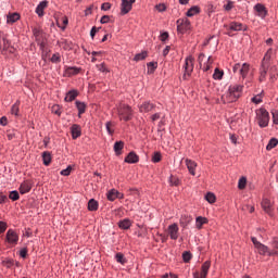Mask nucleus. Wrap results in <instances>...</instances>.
I'll use <instances>...</instances> for the list:
<instances>
[{"mask_svg":"<svg viewBox=\"0 0 278 278\" xmlns=\"http://www.w3.org/2000/svg\"><path fill=\"white\" fill-rule=\"evenodd\" d=\"M169 184H170V186H179L181 184V181L179 180V178L177 176H170Z\"/></svg>","mask_w":278,"mask_h":278,"instance_id":"42","label":"nucleus"},{"mask_svg":"<svg viewBox=\"0 0 278 278\" xmlns=\"http://www.w3.org/2000/svg\"><path fill=\"white\" fill-rule=\"evenodd\" d=\"M273 251H278V238L271 241Z\"/></svg>","mask_w":278,"mask_h":278,"instance_id":"59","label":"nucleus"},{"mask_svg":"<svg viewBox=\"0 0 278 278\" xmlns=\"http://www.w3.org/2000/svg\"><path fill=\"white\" fill-rule=\"evenodd\" d=\"M152 162H154V164H157V162H162V154H160V152L154 153V155L152 156Z\"/></svg>","mask_w":278,"mask_h":278,"instance_id":"49","label":"nucleus"},{"mask_svg":"<svg viewBox=\"0 0 278 278\" xmlns=\"http://www.w3.org/2000/svg\"><path fill=\"white\" fill-rule=\"evenodd\" d=\"M212 263L206 261L201 266V271L197 270L193 273V278H207Z\"/></svg>","mask_w":278,"mask_h":278,"instance_id":"9","label":"nucleus"},{"mask_svg":"<svg viewBox=\"0 0 278 278\" xmlns=\"http://www.w3.org/2000/svg\"><path fill=\"white\" fill-rule=\"evenodd\" d=\"M0 125H2V127H5V125H8V117L2 116V117L0 118Z\"/></svg>","mask_w":278,"mask_h":278,"instance_id":"64","label":"nucleus"},{"mask_svg":"<svg viewBox=\"0 0 278 278\" xmlns=\"http://www.w3.org/2000/svg\"><path fill=\"white\" fill-rule=\"evenodd\" d=\"M177 30L179 34H186V31H189L191 24L190 20L188 17L179 18L177 20Z\"/></svg>","mask_w":278,"mask_h":278,"instance_id":"10","label":"nucleus"},{"mask_svg":"<svg viewBox=\"0 0 278 278\" xmlns=\"http://www.w3.org/2000/svg\"><path fill=\"white\" fill-rule=\"evenodd\" d=\"M41 157H42L43 166H49V164H51V160H52L51 152L49 151L42 152Z\"/></svg>","mask_w":278,"mask_h":278,"instance_id":"25","label":"nucleus"},{"mask_svg":"<svg viewBox=\"0 0 278 278\" xmlns=\"http://www.w3.org/2000/svg\"><path fill=\"white\" fill-rule=\"evenodd\" d=\"M233 73H237L242 77V79H247V77H253V70H251V65L248 63H237L232 66Z\"/></svg>","mask_w":278,"mask_h":278,"instance_id":"4","label":"nucleus"},{"mask_svg":"<svg viewBox=\"0 0 278 278\" xmlns=\"http://www.w3.org/2000/svg\"><path fill=\"white\" fill-rule=\"evenodd\" d=\"M79 73H81V67L65 65L63 76L73 77L75 75H79Z\"/></svg>","mask_w":278,"mask_h":278,"instance_id":"12","label":"nucleus"},{"mask_svg":"<svg viewBox=\"0 0 278 278\" xmlns=\"http://www.w3.org/2000/svg\"><path fill=\"white\" fill-rule=\"evenodd\" d=\"M182 258H184V262L188 263L190 262V260H192V254H190V252H185L182 253Z\"/></svg>","mask_w":278,"mask_h":278,"instance_id":"53","label":"nucleus"},{"mask_svg":"<svg viewBox=\"0 0 278 278\" xmlns=\"http://www.w3.org/2000/svg\"><path fill=\"white\" fill-rule=\"evenodd\" d=\"M125 147V143L123 141H117L114 143V151L116 155H121V151H123V148Z\"/></svg>","mask_w":278,"mask_h":278,"instance_id":"31","label":"nucleus"},{"mask_svg":"<svg viewBox=\"0 0 278 278\" xmlns=\"http://www.w3.org/2000/svg\"><path fill=\"white\" fill-rule=\"evenodd\" d=\"M71 134H72L73 140H77V138H79V136H81V126H79L78 124L72 125Z\"/></svg>","mask_w":278,"mask_h":278,"instance_id":"17","label":"nucleus"},{"mask_svg":"<svg viewBox=\"0 0 278 278\" xmlns=\"http://www.w3.org/2000/svg\"><path fill=\"white\" fill-rule=\"evenodd\" d=\"M224 10H226V12L233 10V2L231 0H227V3L224 5Z\"/></svg>","mask_w":278,"mask_h":278,"instance_id":"50","label":"nucleus"},{"mask_svg":"<svg viewBox=\"0 0 278 278\" xmlns=\"http://www.w3.org/2000/svg\"><path fill=\"white\" fill-rule=\"evenodd\" d=\"M223 75H225V72L220 71L218 67L215 68V72L213 74V79L220 80L223 79Z\"/></svg>","mask_w":278,"mask_h":278,"instance_id":"38","label":"nucleus"},{"mask_svg":"<svg viewBox=\"0 0 278 278\" xmlns=\"http://www.w3.org/2000/svg\"><path fill=\"white\" fill-rule=\"evenodd\" d=\"M273 53H275V50L269 48L263 58L260 81H266V75L268 74V68H270V60L273 58Z\"/></svg>","mask_w":278,"mask_h":278,"instance_id":"2","label":"nucleus"},{"mask_svg":"<svg viewBox=\"0 0 278 278\" xmlns=\"http://www.w3.org/2000/svg\"><path fill=\"white\" fill-rule=\"evenodd\" d=\"M238 188H239V190H244V188H247V178L245 177H241L239 179Z\"/></svg>","mask_w":278,"mask_h":278,"instance_id":"44","label":"nucleus"},{"mask_svg":"<svg viewBox=\"0 0 278 278\" xmlns=\"http://www.w3.org/2000/svg\"><path fill=\"white\" fill-rule=\"evenodd\" d=\"M277 75H278L277 66H271L269 68V79H270V81H275L277 79Z\"/></svg>","mask_w":278,"mask_h":278,"instance_id":"34","label":"nucleus"},{"mask_svg":"<svg viewBox=\"0 0 278 278\" xmlns=\"http://www.w3.org/2000/svg\"><path fill=\"white\" fill-rule=\"evenodd\" d=\"M155 68H157V62L148 63V73H155Z\"/></svg>","mask_w":278,"mask_h":278,"instance_id":"43","label":"nucleus"},{"mask_svg":"<svg viewBox=\"0 0 278 278\" xmlns=\"http://www.w3.org/2000/svg\"><path fill=\"white\" fill-rule=\"evenodd\" d=\"M20 18L21 15L18 13H12L7 16V23L12 25L13 23H16V21H18Z\"/></svg>","mask_w":278,"mask_h":278,"instance_id":"28","label":"nucleus"},{"mask_svg":"<svg viewBox=\"0 0 278 278\" xmlns=\"http://www.w3.org/2000/svg\"><path fill=\"white\" fill-rule=\"evenodd\" d=\"M42 31L39 28H34L33 29V35L35 36L36 40H40Z\"/></svg>","mask_w":278,"mask_h":278,"instance_id":"51","label":"nucleus"},{"mask_svg":"<svg viewBox=\"0 0 278 278\" xmlns=\"http://www.w3.org/2000/svg\"><path fill=\"white\" fill-rule=\"evenodd\" d=\"M156 10L157 12H165L166 11V5L165 4H156Z\"/></svg>","mask_w":278,"mask_h":278,"instance_id":"62","label":"nucleus"},{"mask_svg":"<svg viewBox=\"0 0 278 278\" xmlns=\"http://www.w3.org/2000/svg\"><path fill=\"white\" fill-rule=\"evenodd\" d=\"M88 210L89 212H97V210H99V202L94 199H90L88 202Z\"/></svg>","mask_w":278,"mask_h":278,"instance_id":"27","label":"nucleus"},{"mask_svg":"<svg viewBox=\"0 0 278 278\" xmlns=\"http://www.w3.org/2000/svg\"><path fill=\"white\" fill-rule=\"evenodd\" d=\"M106 131L109 136H112L114 134V124L112 122L106 123Z\"/></svg>","mask_w":278,"mask_h":278,"instance_id":"47","label":"nucleus"},{"mask_svg":"<svg viewBox=\"0 0 278 278\" xmlns=\"http://www.w3.org/2000/svg\"><path fill=\"white\" fill-rule=\"evenodd\" d=\"M256 119L260 127H268V123H270V115L265 109H260L256 111Z\"/></svg>","mask_w":278,"mask_h":278,"instance_id":"5","label":"nucleus"},{"mask_svg":"<svg viewBox=\"0 0 278 278\" xmlns=\"http://www.w3.org/2000/svg\"><path fill=\"white\" fill-rule=\"evenodd\" d=\"M75 105L78 110V116H81V114L86 113V103L85 102H81V101L77 100L75 102Z\"/></svg>","mask_w":278,"mask_h":278,"instance_id":"26","label":"nucleus"},{"mask_svg":"<svg viewBox=\"0 0 278 278\" xmlns=\"http://www.w3.org/2000/svg\"><path fill=\"white\" fill-rule=\"evenodd\" d=\"M251 241L253 242L254 248L256 249L258 255H268V257L278 256L277 250H270V248L257 241V238L251 237Z\"/></svg>","mask_w":278,"mask_h":278,"instance_id":"3","label":"nucleus"},{"mask_svg":"<svg viewBox=\"0 0 278 278\" xmlns=\"http://www.w3.org/2000/svg\"><path fill=\"white\" fill-rule=\"evenodd\" d=\"M20 257H22L23 260H25V257H27V248H22L20 250Z\"/></svg>","mask_w":278,"mask_h":278,"instance_id":"57","label":"nucleus"},{"mask_svg":"<svg viewBox=\"0 0 278 278\" xmlns=\"http://www.w3.org/2000/svg\"><path fill=\"white\" fill-rule=\"evenodd\" d=\"M115 260H116V262H118V264H123V265H125V263L127 262V258L125 257V255L123 253H117L115 255Z\"/></svg>","mask_w":278,"mask_h":278,"instance_id":"40","label":"nucleus"},{"mask_svg":"<svg viewBox=\"0 0 278 278\" xmlns=\"http://www.w3.org/2000/svg\"><path fill=\"white\" fill-rule=\"evenodd\" d=\"M7 229H8V223L0 220V233H5Z\"/></svg>","mask_w":278,"mask_h":278,"instance_id":"52","label":"nucleus"},{"mask_svg":"<svg viewBox=\"0 0 278 278\" xmlns=\"http://www.w3.org/2000/svg\"><path fill=\"white\" fill-rule=\"evenodd\" d=\"M277 144H278V140L276 138H271L266 146V150L273 151V149H275V147H277Z\"/></svg>","mask_w":278,"mask_h":278,"instance_id":"35","label":"nucleus"},{"mask_svg":"<svg viewBox=\"0 0 278 278\" xmlns=\"http://www.w3.org/2000/svg\"><path fill=\"white\" fill-rule=\"evenodd\" d=\"M78 94H79V92H78L77 90L72 89V90H70V91L66 93V96H65V101H66L67 103H71L72 101H75V99H77Z\"/></svg>","mask_w":278,"mask_h":278,"instance_id":"24","label":"nucleus"},{"mask_svg":"<svg viewBox=\"0 0 278 278\" xmlns=\"http://www.w3.org/2000/svg\"><path fill=\"white\" fill-rule=\"evenodd\" d=\"M255 12H257V15L261 18H266L267 14H268V10H266V7L262 3H257L254 7Z\"/></svg>","mask_w":278,"mask_h":278,"instance_id":"16","label":"nucleus"},{"mask_svg":"<svg viewBox=\"0 0 278 278\" xmlns=\"http://www.w3.org/2000/svg\"><path fill=\"white\" fill-rule=\"evenodd\" d=\"M71 170H73V167L67 166L65 169H62L60 175H62L63 177H68V175H71Z\"/></svg>","mask_w":278,"mask_h":278,"instance_id":"48","label":"nucleus"},{"mask_svg":"<svg viewBox=\"0 0 278 278\" xmlns=\"http://www.w3.org/2000/svg\"><path fill=\"white\" fill-rule=\"evenodd\" d=\"M5 242L11 247H16L18 244V233L14 229H9L5 235Z\"/></svg>","mask_w":278,"mask_h":278,"instance_id":"11","label":"nucleus"},{"mask_svg":"<svg viewBox=\"0 0 278 278\" xmlns=\"http://www.w3.org/2000/svg\"><path fill=\"white\" fill-rule=\"evenodd\" d=\"M201 10L199 9V7H192L187 11L186 16L192 17L195 16V14H199Z\"/></svg>","mask_w":278,"mask_h":278,"instance_id":"33","label":"nucleus"},{"mask_svg":"<svg viewBox=\"0 0 278 278\" xmlns=\"http://www.w3.org/2000/svg\"><path fill=\"white\" fill-rule=\"evenodd\" d=\"M20 194H27L31 191V184L29 181H23L18 188Z\"/></svg>","mask_w":278,"mask_h":278,"instance_id":"22","label":"nucleus"},{"mask_svg":"<svg viewBox=\"0 0 278 278\" xmlns=\"http://www.w3.org/2000/svg\"><path fill=\"white\" fill-rule=\"evenodd\" d=\"M153 110H155V104L151 103V102H143L140 106H139V111L140 112H153Z\"/></svg>","mask_w":278,"mask_h":278,"instance_id":"20","label":"nucleus"},{"mask_svg":"<svg viewBox=\"0 0 278 278\" xmlns=\"http://www.w3.org/2000/svg\"><path fill=\"white\" fill-rule=\"evenodd\" d=\"M147 55H148L147 51H143L141 53L136 54L134 60L135 62H140L142 60H146Z\"/></svg>","mask_w":278,"mask_h":278,"instance_id":"41","label":"nucleus"},{"mask_svg":"<svg viewBox=\"0 0 278 278\" xmlns=\"http://www.w3.org/2000/svg\"><path fill=\"white\" fill-rule=\"evenodd\" d=\"M242 85H230L228 91L222 96L223 103H236L240 97H242Z\"/></svg>","mask_w":278,"mask_h":278,"instance_id":"1","label":"nucleus"},{"mask_svg":"<svg viewBox=\"0 0 278 278\" xmlns=\"http://www.w3.org/2000/svg\"><path fill=\"white\" fill-rule=\"evenodd\" d=\"M50 62H52V64H60V62H62V58L60 56V53L56 52L52 54Z\"/></svg>","mask_w":278,"mask_h":278,"instance_id":"39","label":"nucleus"},{"mask_svg":"<svg viewBox=\"0 0 278 278\" xmlns=\"http://www.w3.org/2000/svg\"><path fill=\"white\" fill-rule=\"evenodd\" d=\"M160 40L162 42H166V40H168V33L165 31V33L161 34Z\"/></svg>","mask_w":278,"mask_h":278,"instance_id":"61","label":"nucleus"},{"mask_svg":"<svg viewBox=\"0 0 278 278\" xmlns=\"http://www.w3.org/2000/svg\"><path fill=\"white\" fill-rule=\"evenodd\" d=\"M261 205L266 214H273V203L270 202V200L263 199Z\"/></svg>","mask_w":278,"mask_h":278,"instance_id":"19","label":"nucleus"},{"mask_svg":"<svg viewBox=\"0 0 278 278\" xmlns=\"http://www.w3.org/2000/svg\"><path fill=\"white\" fill-rule=\"evenodd\" d=\"M9 199H11V201H18L21 199V194L16 190L10 191Z\"/></svg>","mask_w":278,"mask_h":278,"instance_id":"37","label":"nucleus"},{"mask_svg":"<svg viewBox=\"0 0 278 278\" xmlns=\"http://www.w3.org/2000/svg\"><path fill=\"white\" fill-rule=\"evenodd\" d=\"M3 42V50L8 51V47H10V40H8V36L4 37V39H2Z\"/></svg>","mask_w":278,"mask_h":278,"instance_id":"55","label":"nucleus"},{"mask_svg":"<svg viewBox=\"0 0 278 278\" xmlns=\"http://www.w3.org/2000/svg\"><path fill=\"white\" fill-rule=\"evenodd\" d=\"M134 3H136V0H122L121 14H129Z\"/></svg>","mask_w":278,"mask_h":278,"instance_id":"13","label":"nucleus"},{"mask_svg":"<svg viewBox=\"0 0 278 278\" xmlns=\"http://www.w3.org/2000/svg\"><path fill=\"white\" fill-rule=\"evenodd\" d=\"M206 223H207V218L202 216L197 217L195 219L197 229H202L203 225H206Z\"/></svg>","mask_w":278,"mask_h":278,"instance_id":"30","label":"nucleus"},{"mask_svg":"<svg viewBox=\"0 0 278 278\" xmlns=\"http://www.w3.org/2000/svg\"><path fill=\"white\" fill-rule=\"evenodd\" d=\"M185 74L182 76V79H187V77H190L192 75V72L194 71V58L192 55H189L185 60Z\"/></svg>","mask_w":278,"mask_h":278,"instance_id":"6","label":"nucleus"},{"mask_svg":"<svg viewBox=\"0 0 278 278\" xmlns=\"http://www.w3.org/2000/svg\"><path fill=\"white\" fill-rule=\"evenodd\" d=\"M124 197L125 195L116 189H111L106 194L108 201H116V199H124Z\"/></svg>","mask_w":278,"mask_h":278,"instance_id":"15","label":"nucleus"},{"mask_svg":"<svg viewBox=\"0 0 278 278\" xmlns=\"http://www.w3.org/2000/svg\"><path fill=\"white\" fill-rule=\"evenodd\" d=\"M4 264H5V266H7L8 268H10V267L14 266V260L7 258V260L4 261Z\"/></svg>","mask_w":278,"mask_h":278,"instance_id":"60","label":"nucleus"},{"mask_svg":"<svg viewBox=\"0 0 278 278\" xmlns=\"http://www.w3.org/2000/svg\"><path fill=\"white\" fill-rule=\"evenodd\" d=\"M225 27L227 29V36H233V31L247 30V26L238 22H231L229 25H225Z\"/></svg>","mask_w":278,"mask_h":278,"instance_id":"8","label":"nucleus"},{"mask_svg":"<svg viewBox=\"0 0 278 278\" xmlns=\"http://www.w3.org/2000/svg\"><path fill=\"white\" fill-rule=\"evenodd\" d=\"M212 64H214V59L212 56H208L207 62L202 65V70L207 73L210 68H212Z\"/></svg>","mask_w":278,"mask_h":278,"instance_id":"32","label":"nucleus"},{"mask_svg":"<svg viewBox=\"0 0 278 278\" xmlns=\"http://www.w3.org/2000/svg\"><path fill=\"white\" fill-rule=\"evenodd\" d=\"M205 200H206L208 203H216V195H214V193H212V192H208V193L205 195Z\"/></svg>","mask_w":278,"mask_h":278,"instance_id":"45","label":"nucleus"},{"mask_svg":"<svg viewBox=\"0 0 278 278\" xmlns=\"http://www.w3.org/2000/svg\"><path fill=\"white\" fill-rule=\"evenodd\" d=\"M139 157L137 155L136 152H130L126 157H125V162L126 164H138L139 162Z\"/></svg>","mask_w":278,"mask_h":278,"instance_id":"21","label":"nucleus"},{"mask_svg":"<svg viewBox=\"0 0 278 278\" xmlns=\"http://www.w3.org/2000/svg\"><path fill=\"white\" fill-rule=\"evenodd\" d=\"M168 236L172 240H177V238H179V226H177V224L168 226Z\"/></svg>","mask_w":278,"mask_h":278,"instance_id":"14","label":"nucleus"},{"mask_svg":"<svg viewBox=\"0 0 278 278\" xmlns=\"http://www.w3.org/2000/svg\"><path fill=\"white\" fill-rule=\"evenodd\" d=\"M205 61V54L201 53L198 58V62L200 64V67L203 68V62Z\"/></svg>","mask_w":278,"mask_h":278,"instance_id":"56","label":"nucleus"},{"mask_svg":"<svg viewBox=\"0 0 278 278\" xmlns=\"http://www.w3.org/2000/svg\"><path fill=\"white\" fill-rule=\"evenodd\" d=\"M118 114L123 121H131V116L134 115V111L131 110V106L127 104H121L118 106Z\"/></svg>","mask_w":278,"mask_h":278,"instance_id":"7","label":"nucleus"},{"mask_svg":"<svg viewBox=\"0 0 278 278\" xmlns=\"http://www.w3.org/2000/svg\"><path fill=\"white\" fill-rule=\"evenodd\" d=\"M99 29H101V27L93 26L90 30V36L91 38H94V36H97V31H99Z\"/></svg>","mask_w":278,"mask_h":278,"instance_id":"58","label":"nucleus"},{"mask_svg":"<svg viewBox=\"0 0 278 278\" xmlns=\"http://www.w3.org/2000/svg\"><path fill=\"white\" fill-rule=\"evenodd\" d=\"M192 218L188 217V216H182L180 218V225H182V227L188 226V223H191Z\"/></svg>","mask_w":278,"mask_h":278,"instance_id":"46","label":"nucleus"},{"mask_svg":"<svg viewBox=\"0 0 278 278\" xmlns=\"http://www.w3.org/2000/svg\"><path fill=\"white\" fill-rule=\"evenodd\" d=\"M20 105L21 101H16L11 108V114H13L14 116H18Z\"/></svg>","mask_w":278,"mask_h":278,"instance_id":"36","label":"nucleus"},{"mask_svg":"<svg viewBox=\"0 0 278 278\" xmlns=\"http://www.w3.org/2000/svg\"><path fill=\"white\" fill-rule=\"evenodd\" d=\"M252 103H256V104L262 103V97H260V96L253 97L252 98Z\"/></svg>","mask_w":278,"mask_h":278,"instance_id":"63","label":"nucleus"},{"mask_svg":"<svg viewBox=\"0 0 278 278\" xmlns=\"http://www.w3.org/2000/svg\"><path fill=\"white\" fill-rule=\"evenodd\" d=\"M47 5H49L47 0L41 1L36 8V14L38 16H45V8H47Z\"/></svg>","mask_w":278,"mask_h":278,"instance_id":"23","label":"nucleus"},{"mask_svg":"<svg viewBox=\"0 0 278 278\" xmlns=\"http://www.w3.org/2000/svg\"><path fill=\"white\" fill-rule=\"evenodd\" d=\"M119 229H129L131 227V222L129 218H125L118 223Z\"/></svg>","mask_w":278,"mask_h":278,"instance_id":"29","label":"nucleus"},{"mask_svg":"<svg viewBox=\"0 0 278 278\" xmlns=\"http://www.w3.org/2000/svg\"><path fill=\"white\" fill-rule=\"evenodd\" d=\"M271 116H273L274 124L278 125V111L277 110H273L271 111Z\"/></svg>","mask_w":278,"mask_h":278,"instance_id":"54","label":"nucleus"},{"mask_svg":"<svg viewBox=\"0 0 278 278\" xmlns=\"http://www.w3.org/2000/svg\"><path fill=\"white\" fill-rule=\"evenodd\" d=\"M186 166L190 173V175H192L194 177V175H197V162L187 159L186 160Z\"/></svg>","mask_w":278,"mask_h":278,"instance_id":"18","label":"nucleus"}]
</instances>
